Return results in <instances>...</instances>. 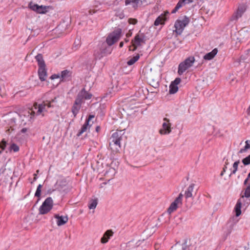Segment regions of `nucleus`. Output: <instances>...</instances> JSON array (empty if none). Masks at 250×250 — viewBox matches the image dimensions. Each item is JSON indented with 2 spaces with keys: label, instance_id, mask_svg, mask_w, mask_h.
<instances>
[{
  "label": "nucleus",
  "instance_id": "nucleus-25",
  "mask_svg": "<svg viewBox=\"0 0 250 250\" xmlns=\"http://www.w3.org/2000/svg\"><path fill=\"white\" fill-rule=\"evenodd\" d=\"M9 124L10 125V128L6 130V132L7 134H10L11 133L10 130L12 131L15 130L14 126L16 125V119L15 118L11 119Z\"/></svg>",
  "mask_w": 250,
  "mask_h": 250
},
{
  "label": "nucleus",
  "instance_id": "nucleus-36",
  "mask_svg": "<svg viewBox=\"0 0 250 250\" xmlns=\"http://www.w3.org/2000/svg\"><path fill=\"white\" fill-rule=\"evenodd\" d=\"M242 163L244 165L250 164V154L242 160Z\"/></svg>",
  "mask_w": 250,
  "mask_h": 250
},
{
  "label": "nucleus",
  "instance_id": "nucleus-23",
  "mask_svg": "<svg viewBox=\"0 0 250 250\" xmlns=\"http://www.w3.org/2000/svg\"><path fill=\"white\" fill-rule=\"evenodd\" d=\"M194 184H191L187 189L185 192V196L187 198L191 197L192 196V192H193Z\"/></svg>",
  "mask_w": 250,
  "mask_h": 250
},
{
  "label": "nucleus",
  "instance_id": "nucleus-32",
  "mask_svg": "<svg viewBox=\"0 0 250 250\" xmlns=\"http://www.w3.org/2000/svg\"><path fill=\"white\" fill-rule=\"evenodd\" d=\"M239 163H240L239 161H237L233 163L232 167L231 168V171L229 175V176H230L232 174H235V173L236 172V171L238 169V165H239Z\"/></svg>",
  "mask_w": 250,
  "mask_h": 250
},
{
  "label": "nucleus",
  "instance_id": "nucleus-2",
  "mask_svg": "<svg viewBox=\"0 0 250 250\" xmlns=\"http://www.w3.org/2000/svg\"><path fill=\"white\" fill-rule=\"evenodd\" d=\"M121 131L116 132L112 135L111 142L109 144L110 148L115 152L119 151L121 147V140H122Z\"/></svg>",
  "mask_w": 250,
  "mask_h": 250
},
{
  "label": "nucleus",
  "instance_id": "nucleus-9",
  "mask_svg": "<svg viewBox=\"0 0 250 250\" xmlns=\"http://www.w3.org/2000/svg\"><path fill=\"white\" fill-rule=\"evenodd\" d=\"M183 197V195L182 193H180L175 200L171 203L167 209V212L169 214H171L175 211L178 207L182 205Z\"/></svg>",
  "mask_w": 250,
  "mask_h": 250
},
{
  "label": "nucleus",
  "instance_id": "nucleus-26",
  "mask_svg": "<svg viewBox=\"0 0 250 250\" xmlns=\"http://www.w3.org/2000/svg\"><path fill=\"white\" fill-rule=\"evenodd\" d=\"M8 150L9 152H17L19 151L20 147L17 144L13 143L10 144L9 147L8 148Z\"/></svg>",
  "mask_w": 250,
  "mask_h": 250
},
{
  "label": "nucleus",
  "instance_id": "nucleus-53",
  "mask_svg": "<svg viewBox=\"0 0 250 250\" xmlns=\"http://www.w3.org/2000/svg\"><path fill=\"white\" fill-rule=\"evenodd\" d=\"M30 190L29 191V192L28 193V194L26 195L27 196L29 195V194H30Z\"/></svg>",
  "mask_w": 250,
  "mask_h": 250
},
{
  "label": "nucleus",
  "instance_id": "nucleus-51",
  "mask_svg": "<svg viewBox=\"0 0 250 250\" xmlns=\"http://www.w3.org/2000/svg\"><path fill=\"white\" fill-rule=\"evenodd\" d=\"M224 172H225L222 171V172H221V176H223V175L224 174Z\"/></svg>",
  "mask_w": 250,
  "mask_h": 250
},
{
  "label": "nucleus",
  "instance_id": "nucleus-14",
  "mask_svg": "<svg viewBox=\"0 0 250 250\" xmlns=\"http://www.w3.org/2000/svg\"><path fill=\"white\" fill-rule=\"evenodd\" d=\"M83 103V102L80 99L76 98L71 109L72 112L74 117H76L79 113Z\"/></svg>",
  "mask_w": 250,
  "mask_h": 250
},
{
  "label": "nucleus",
  "instance_id": "nucleus-1",
  "mask_svg": "<svg viewBox=\"0 0 250 250\" xmlns=\"http://www.w3.org/2000/svg\"><path fill=\"white\" fill-rule=\"evenodd\" d=\"M71 73L70 71L67 70H64L62 71L61 73L54 74L52 75L50 77V79L52 81H53L55 79L58 80V82L55 83H53V87H56L59 85V84H60L61 82L68 80L71 77Z\"/></svg>",
  "mask_w": 250,
  "mask_h": 250
},
{
  "label": "nucleus",
  "instance_id": "nucleus-29",
  "mask_svg": "<svg viewBox=\"0 0 250 250\" xmlns=\"http://www.w3.org/2000/svg\"><path fill=\"white\" fill-rule=\"evenodd\" d=\"M241 197L245 199H249L250 197V184H249L244 190V194Z\"/></svg>",
  "mask_w": 250,
  "mask_h": 250
},
{
  "label": "nucleus",
  "instance_id": "nucleus-28",
  "mask_svg": "<svg viewBox=\"0 0 250 250\" xmlns=\"http://www.w3.org/2000/svg\"><path fill=\"white\" fill-rule=\"evenodd\" d=\"M35 59L38 62L39 66L45 65L42 56L41 54H39L35 57Z\"/></svg>",
  "mask_w": 250,
  "mask_h": 250
},
{
  "label": "nucleus",
  "instance_id": "nucleus-50",
  "mask_svg": "<svg viewBox=\"0 0 250 250\" xmlns=\"http://www.w3.org/2000/svg\"><path fill=\"white\" fill-rule=\"evenodd\" d=\"M3 150H2V149H1V150H0V154H1L2 153V152H3Z\"/></svg>",
  "mask_w": 250,
  "mask_h": 250
},
{
  "label": "nucleus",
  "instance_id": "nucleus-11",
  "mask_svg": "<svg viewBox=\"0 0 250 250\" xmlns=\"http://www.w3.org/2000/svg\"><path fill=\"white\" fill-rule=\"evenodd\" d=\"M152 2V0H125V5L131 4L133 8L136 9L142 4L147 5Z\"/></svg>",
  "mask_w": 250,
  "mask_h": 250
},
{
  "label": "nucleus",
  "instance_id": "nucleus-19",
  "mask_svg": "<svg viewBox=\"0 0 250 250\" xmlns=\"http://www.w3.org/2000/svg\"><path fill=\"white\" fill-rule=\"evenodd\" d=\"M38 75L40 79L42 81L45 80L47 76V71L45 68V65L39 66Z\"/></svg>",
  "mask_w": 250,
  "mask_h": 250
},
{
  "label": "nucleus",
  "instance_id": "nucleus-24",
  "mask_svg": "<svg viewBox=\"0 0 250 250\" xmlns=\"http://www.w3.org/2000/svg\"><path fill=\"white\" fill-rule=\"evenodd\" d=\"M90 125L89 124V120H86L85 123L82 126L81 130L78 134V136L81 135L83 133L85 132L88 129H89Z\"/></svg>",
  "mask_w": 250,
  "mask_h": 250
},
{
  "label": "nucleus",
  "instance_id": "nucleus-34",
  "mask_svg": "<svg viewBox=\"0 0 250 250\" xmlns=\"http://www.w3.org/2000/svg\"><path fill=\"white\" fill-rule=\"evenodd\" d=\"M42 188V185L40 184L38 188H37V189L36 190V191L35 192V197H37L38 198H39L40 197V195H41V188Z\"/></svg>",
  "mask_w": 250,
  "mask_h": 250
},
{
  "label": "nucleus",
  "instance_id": "nucleus-40",
  "mask_svg": "<svg viewBox=\"0 0 250 250\" xmlns=\"http://www.w3.org/2000/svg\"><path fill=\"white\" fill-rule=\"evenodd\" d=\"M175 249L176 250H185V249L184 248V247L182 245H176L175 246Z\"/></svg>",
  "mask_w": 250,
  "mask_h": 250
},
{
  "label": "nucleus",
  "instance_id": "nucleus-6",
  "mask_svg": "<svg viewBox=\"0 0 250 250\" xmlns=\"http://www.w3.org/2000/svg\"><path fill=\"white\" fill-rule=\"evenodd\" d=\"M132 45L129 47V50L134 51L136 48L145 43L144 36L143 34H138L135 36L133 40L131 42Z\"/></svg>",
  "mask_w": 250,
  "mask_h": 250
},
{
  "label": "nucleus",
  "instance_id": "nucleus-4",
  "mask_svg": "<svg viewBox=\"0 0 250 250\" xmlns=\"http://www.w3.org/2000/svg\"><path fill=\"white\" fill-rule=\"evenodd\" d=\"M195 62V58L193 56H190L184 61L181 62L178 66V73L182 75L187 69L193 65Z\"/></svg>",
  "mask_w": 250,
  "mask_h": 250
},
{
  "label": "nucleus",
  "instance_id": "nucleus-52",
  "mask_svg": "<svg viewBox=\"0 0 250 250\" xmlns=\"http://www.w3.org/2000/svg\"><path fill=\"white\" fill-rule=\"evenodd\" d=\"M34 175H35V177H34V180H36V174H35Z\"/></svg>",
  "mask_w": 250,
  "mask_h": 250
},
{
  "label": "nucleus",
  "instance_id": "nucleus-16",
  "mask_svg": "<svg viewBox=\"0 0 250 250\" xmlns=\"http://www.w3.org/2000/svg\"><path fill=\"white\" fill-rule=\"evenodd\" d=\"M50 8V6L39 5L38 4L32 5V10L39 14H45L48 11Z\"/></svg>",
  "mask_w": 250,
  "mask_h": 250
},
{
  "label": "nucleus",
  "instance_id": "nucleus-47",
  "mask_svg": "<svg viewBox=\"0 0 250 250\" xmlns=\"http://www.w3.org/2000/svg\"><path fill=\"white\" fill-rule=\"evenodd\" d=\"M249 178H248V177L247 178L245 179V180L244 181V184L245 185H246L247 183Z\"/></svg>",
  "mask_w": 250,
  "mask_h": 250
},
{
  "label": "nucleus",
  "instance_id": "nucleus-45",
  "mask_svg": "<svg viewBox=\"0 0 250 250\" xmlns=\"http://www.w3.org/2000/svg\"><path fill=\"white\" fill-rule=\"evenodd\" d=\"M109 171H111V172H112L114 173V174L115 173V169L113 168H109Z\"/></svg>",
  "mask_w": 250,
  "mask_h": 250
},
{
  "label": "nucleus",
  "instance_id": "nucleus-5",
  "mask_svg": "<svg viewBox=\"0 0 250 250\" xmlns=\"http://www.w3.org/2000/svg\"><path fill=\"white\" fill-rule=\"evenodd\" d=\"M189 21L188 19L186 17L181 19L176 20L174 24L175 29L174 31L177 34H181L185 27L188 24Z\"/></svg>",
  "mask_w": 250,
  "mask_h": 250
},
{
  "label": "nucleus",
  "instance_id": "nucleus-3",
  "mask_svg": "<svg viewBox=\"0 0 250 250\" xmlns=\"http://www.w3.org/2000/svg\"><path fill=\"white\" fill-rule=\"evenodd\" d=\"M250 203V199H245L241 197L237 201L233 210L236 217L241 214V208L247 207Z\"/></svg>",
  "mask_w": 250,
  "mask_h": 250
},
{
  "label": "nucleus",
  "instance_id": "nucleus-38",
  "mask_svg": "<svg viewBox=\"0 0 250 250\" xmlns=\"http://www.w3.org/2000/svg\"><path fill=\"white\" fill-rule=\"evenodd\" d=\"M128 21L130 24H135L137 22V20L135 19H129Z\"/></svg>",
  "mask_w": 250,
  "mask_h": 250
},
{
  "label": "nucleus",
  "instance_id": "nucleus-41",
  "mask_svg": "<svg viewBox=\"0 0 250 250\" xmlns=\"http://www.w3.org/2000/svg\"><path fill=\"white\" fill-rule=\"evenodd\" d=\"M101 5V2L99 1V0H95L94 1V5L95 6V7H99V6H100Z\"/></svg>",
  "mask_w": 250,
  "mask_h": 250
},
{
  "label": "nucleus",
  "instance_id": "nucleus-30",
  "mask_svg": "<svg viewBox=\"0 0 250 250\" xmlns=\"http://www.w3.org/2000/svg\"><path fill=\"white\" fill-rule=\"evenodd\" d=\"M98 204V200L97 199H92L90 201L88 204V208L90 209H95Z\"/></svg>",
  "mask_w": 250,
  "mask_h": 250
},
{
  "label": "nucleus",
  "instance_id": "nucleus-13",
  "mask_svg": "<svg viewBox=\"0 0 250 250\" xmlns=\"http://www.w3.org/2000/svg\"><path fill=\"white\" fill-rule=\"evenodd\" d=\"M169 12L165 11L164 13L160 15L155 21L154 25L156 26L160 25H163L167 19Z\"/></svg>",
  "mask_w": 250,
  "mask_h": 250
},
{
  "label": "nucleus",
  "instance_id": "nucleus-39",
  "mask_svg": "<svg viewBox=\"0 0 250 250\" xmlns=\"http://www.w3.org/2000/svg\"><path fill=\"white\" fill-rule=\"evenodd\" d=\"M242 35L246 37V39L250 38V34L247 31H244L242 32Z\"/></svg>",
  "mask_w": 250,
  "mask_h": 250
},
{
  "label": "nucleus",
  "instance_id": "nucleus-21",
  "mask_svg": "<svg viewBox=\"0 0 250 250\" xmlns=\"http://www.w3.org/2000/svg\"><path fill=\"white\" fill-rule=\"evenodd\" d=\"M55 218L57 219V224L58 226L63 225L68 221V217L67 216L55 215Z\"/></svg>",
  "mask_w": 250,
  "mask_h": 250
},
{
  "label": "nucleus",
  "instance_id": "nucleus-15",
  "mask_svg": "<svg viewBox=\"0 0 250 250\" xmlns=\"http://www.w3.org/2000/svg\"><path fill=\"white\" fill-rule=\"evenodd\" d=\"M246 10V7L245 5H242L238 8L237 11L234 13L231 17V21H236L240 18Z\"/></svg>",
  "mask_w": 250,
  "mask_h": 250
},
{
  "label": "nucleus",
  "instance_id": "nucleus-44",
  "mask_svg": "<svg viewBox=\"0 0 250 250\" xmlns=\"http://www.w3.org/2000/svg\"><path fill=\"white\" fill-rule=\"evenodd\" d=\"M28 7L31 9V1L29 2L28 5Z\"/></svg>",
  "mask_w": 250,
  "mask_h": 250
},
{
  "label": "nucleus",
  "instance_id": "nucleus-8",
  "mask_svg": "<svg viewBox=\"0 0 250 250\" xmlns=\"http://www.w3.org/2000/svg\"><path fill=\"white\" fill-rule=\"evenodd\" d=\"M171 124L170 121L167 118H164L163 120L162 128L159 130V132L161 135H167L171 132Z\"/></svg>",
  "mask_w": 250,
  "mask_h": 250
},
{
  "label": "nucleus",
  "instance_id": "nucleus-7",
  "mask_svg": "<svg viewBox=\"0 0 250 250\" xmlns=\"http://www.w3.org/2000/svg\"><path fill=\"white\" fill-rule=\"evenodd\" d=\"M51 106L50 103L45 104L42 103L41 104H34V107L36 111H32V116L33 114H36L37 115H44V112L47 111V108Z\"/></svg>",
  "mask_w": 250,
  "mask_h": 250
},
{
  "label": "nucleus",
  "instance_id": "nucleus-12",
  "mask_svg": "<svg viewBox=\"0 0 250 250\" xmlns=\"http://www.w3.org/2000/svg\"><path fill=\"white\" fill-rule=\"evenodd\" d=\"M53 200L51 197L45 199L40 208V212L42 214H45L51 210L52 208Z\"/></svg>",
  "mask_w": 250,
  "mask_h": 250
},
{
  "label": "nucleus",
  "instance_id": "nucleus-42",
  "mask_svg": "<svg viewBox=\"0 0 250 250\" xmlns=\"http://www.w3.org/2000/svg\"><path fill=\"white\" fill-rule=\"evenodd\" d=\"M51 84H52V86H51V87H52V88H54L55 87H53V83H57V82H58V79H55V80H53V81H52V80H51Z\"/></svg>",
  "mask_w": 250,
  "mask_h": 250
},
{
  "label": "nucleus",
  "instance_id": "nucleus-49",
  "mask_svg": "<svg viewBox=\"0 0 250 250\" xmlns=\"http://www.w3.org/2000/svg\"><path fill=\"white\" fill-rule=\"evenodd\" d=\"M226 168H227V167H224L223 168V172H225V171H226Z\"/></svg>",
  "mask_w": 250,
  "mask_h": 250
},
{
  "label": "nucleus",
  "instance_id": "nucleus-46",
  "mask_svg": "<svg viewBox=\"0 0 250 250\" xmlns=\"http://www.w3.org/2000/svg\"><path fill=\"white\" fill-rule=\"evenodd\" d=\"M94 118V116L93 115H90L88 117V119L87 120H89V121L92 118Z\"/></svg>",
  "mask_w": 250,
  "mask_h": 250
},
{
  "label": "nucleus",
  "instance_id": "nucleus-18",
  "mask_svg": "<svg viewBox=\"0 0 250 250\" xmlns=\"http://www.w3.org/2000/svg\"><path fill=\"white\" fill-rule=\"evenodd\" d=\"M78 98L80 99L83 102H84V100H89L92 97V94L85 91L84 88H83L78 94Z\"/></svg>",
  "mask_w": 250,
  "mask_h": 250
},
{
  "label": "nucleus",
  "instance_id": "nucleus-20",
  "mask_svg": "<svg viewBox=\"0 0 250 250\" xmlns=\"http://www.w3.org/2000/svg\"><path fill=\"white\" fill-rule=\"evenodd\" d=\"M113 235V232L111 229L106 230L104 234L103 237L101 239V242L102 244H105L108 242L109 239Z\"/></svg>",
  "mask_w": 250,
  "mask_h": 250
},
{
  "label": "nucleus",
  "instance_id": "nucleus-37",
  "mask_svg": "<svg viewBox=\"0 0 250 250\" xmlns=\"http://www.w3.org/2000/svg\"><path fill=\"white\" fill-rule=\"evenodd\" d=\"M6 168L4 164L0 162V174H3Z\"/></svg>",
  "mask_w": 250,
  "mask_h": 250
},
{
  "label": "nucleus",
  "instance_id": "nucleus-31",
  "mask_svg": "<svg viewBox=\"0 0 250 250\" xmlns=\"http://www.w3.org/2000/svg\"><path fill=\"white\" fill-rule=\"evenodd\" d=\"M140 58L139 55L137 54L136 56L130 58L127 62L128 65H131L135 63Z\"/></svg>",
  "mask_w": 250,
  "mask_h": 250
},
{
  "label": "nucleus",
  "instance_id": "nucleus-43",
  "mask_svg": "<svg viewBox=\"0 0 250 250\" xmlns=\"http://www.w3.org/2000/svg\"><path fill=\"white\" fill-rule=\"evenodd\" d=\"M27 131V128H23L21 130V132L22 133H25Z\"/></svg>",
  "mask_w": 250,
  "mask_h": 250
},
{
  "label": "nucleus",
  "instance_id": "nucleus-48",
  "mask_svg": "<svg viewBox=\"0 0 250 250\" xmlns=\"http://www.w3.org/2000/svg\"><path fill=\"white\" fill-rule=\"evenodd\" d=\"M123 44H124L123 42H121L120 43V44H119L120 47H123Z\"/></svg>",
  "mask_w": 250,
  "mask_h": 250
},
{
  "label": "nucleus",
  "instance_id": "nucleus-22",
  "mask_svg": "<svg viewBox=\"0 0 250 250\" xmlns=\"http://www.w3.org/2000/svg\"><path fill=\"white\" fill-rule=\"evenodd\" d=\"M218 50L216 48L214 49L211 52L206 54L204 56V59L206 60H210L212 59L217 54Z\"/></svg>",
  "mask_w": 250,
  "mask_h": 250
},
{
  "label": "nucleus",
  "instance_id": "nucleus-10",
  "mask_svg": "<svg viewBox=\"0 0 250 250\" xmlns=\"http://www.w3.org/2000/svg\"><path fill=\"white\" fill-rule=\"evenodd\" d=\"M121 30L119 29L110 34L106 38V42L109 46L117 42L121 37Z\"/></svg>",
  "mask_w": 250,
  "mask_h": 250
},
{
  "label": "nucleus",
  "instance_id": "nucleus-17",
  "mask_svg": "<svg viewBox=\"0 0 250 250\" xmlns=\"http://www.w3.org/2000/svg\"><path fill=\"white\" fill-rule=\"evenodd\" d=\"M181 82V79L177 78L169 85V92L170 94H175L178 90V85Z\"/></svg>",
  "mask_w": 250,
  "mask_h": 250
},
{
  "label": "nucleus",
  "instance_id": "nucleus-27",
  "mask_svg": "<svg viewBox=\"0 0 250 250\" xmlns=\"http://www.w3.org/2000/svg\"><path fill=\"white\" fill-rule=\"evenodd\" d=\"M250 149V140H247L245 142V146L243 148H242L239 151V153H243Z\"/></svg>",
  "mask_w": 250,
  "mask_h": 250
},
{
  "label": "nucleus",
  "instance_id": "nucleus-33",
  "mask_svg": "<svg viewBox=\"0 0 250 250\" xmlns=\"http://www.w3.org/2000/svg\"><path fill=\"white\" fill-rule=\"evenodd\" d=\"M111 51L112 49L110 47H107L104 51L102 52V54L103 55H102L101 56H98L96 54H95V55L97 58L100 59L103 56L111 54Z\"/></svg>",
  "mask_w": 250,
  "mask_h": 250
},
{
  "label": "nucleus",
  "instance_id": "nucleus-35",
  "mask_svg": "<svg viewBox=\"0 0 250 250\" xmlns=\"http://www.w3.org/2000/svg\"><path fill=\"white\" fill-rule=\"evenodd\" d=\"M7 144V141H6L4 139H3L0 142V148L4 150L6 147Z\"/></svg>",
  "mask_w": 250,
  "mask_h": 250
}]
</instances>
